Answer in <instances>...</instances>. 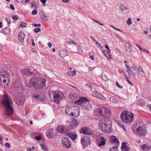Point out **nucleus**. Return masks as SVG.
<instances>
[{"mask_svg": "<svg viewBox=\"0 0 151 151\" xmlns=\"http://www.w3.org/2000/svg\"><path fill=\"white\" fill-rule=\"evenodd\" d=\"M127 146L126 145V144L124 142H123L122 143V145L121 147V148L122 150H123V149H124L126 147H127Z\"/></svg>", "mask_w": 151, "mask_h": 151, "instance_id": "47", "label": "nucleus"}, {"mask_svg": "<svg viewBox=\"0 0 151 151\" xmlns=\"http://www.w3.org/2000/svg\"><path fill=\"white\" fill-rule=\"evenodd\" d=\"M98 92L96 91H93L92 92V94L93 96L97 97Z\"/></svg>", "mask_w": 151, "mask_h": 151, "instance_id": "49", "label": "nucleus"}, {"mask_svg": "<svg viewBox=\"0 0 151 151\" xmlns=\"http://www.w3.org/2000/svg\"><path fill=\"white\" fill-rule=\"evenodd\" d=\"M125 66H126V67L127 68V71H129L130 70V67L127 64H125Z\"/></svg>", "mask_w": 151, "mask_h": 151, "instance_id": "62", "label": "nucleus"}, {"mask_svg": "<svg viewBox=\"0 0 151 151\" xmlns=\"http://www.w3.org/2000/svg\"><path fill=\"white\" fill-rule=\"evenodd\" d=\"M69 137L72 140L75 139L77 137V135L73 133L70 132L68 134Z\"/></svg>", "mask_w": 151, "mask_h": 151, "instance_id": "32", "label": "nucleus"}, {"mask_svg": "<svg viewBox=\"0 0 151 151\" xmlns=\"http://www.w3.org/2000/svg\"><path fill=\"white\" fill-rule=\"evenodd\" d=\"M120 9L122 10V11H123L124 9H127L126 7H124V5L122 4H121L120 5Z\"/></svg>", "mask_w": 151, "mask_h": 151, "instance_id": "50", "label": "nucleus"}, {"mask_svg": "<svg viewBox=\"0 0 151 151\" xmlns=\"http://www.w3.org/2000/svg\"><path fill=\"white\" fill-rule=\"evenodd\" d=\"M13 87L14 90L20 93L22 90V87L20 81L19 80H16L13 83Z\"/></svg>", "mask_w": 151, "mask_h": 151, "instance_id": "12", "label": "nucleus"}, {"mask_svg": "<svg viewBox=\"0 0 151 151\" xmlns=\"http://www.w3.org/2000/svg\"><path fill=\"white\" fill-rule=\"evenodd\" d=\"M34 31L36 33H37L39 32H40L41 31V30L40 28H37L35 29L34 30Z\"/></svg>", "mask_w": 151, "mask_h": 151, "instance_id": "48", "label": "nucleus"}, {"mask_svg": "<svg viewBox=\"0 0 151 151\" xmlns=\"http://www.w3.org/2000/svg\"><path fill=\"white\" fill-rule=\"evenodd\" d=\"M80 132L90 135H92L93 134V132L88 127H83L81 128L80 130Z\"/></svg>", "mask_w": 151, "mask_h": 151, "instance_id": "14", "label": "nucleus"}, {"mask_svg": "<svg viewBox=\"0 0 151 151\" xmlns=\"http://www.w3.org/2000/svg\"><path fill=\"white\" fill-rule=\"evenodd\" d=\"M101 122L99 127L104 132L108 133L112 132L111 123L108 118L102 119Z\"/></svg>", "mask_w": 151, "mask_h": 151, "instance_id": "3", "label": "nucleus"}, {"mask_svg": "<svg viewBox=\"0 0 151 151\" xmlns=\"http://www.w3.org/2000/svg\"><path fill=\"white\" fill-rule=\"evenodd\" d=\"M49 95L51 101L58 103L63 97V93L58 90L50 91Z\"/></svg>", "mask_w": 151, "mask_h": 151, "instance_id": "4", "label": "nucleus"}, {"mask_svg": "<svg viewBox=\"0 0 151 151\" xmlns=\"http://www.w3.org/2000/svg\"><path fill=\"white\" fill-rule=\"evenodd\" d=\"M103 52L105 55L107 57H110L111 56L110 52L108 50H103Z\"/></svg>", "mask_w": 151, "mask_h": 151, "instance_id": "38", "label": "nucleus"}, {"mask_svg": "<svg viewBox=\"0 0 151 151\" xmlns=\"http://www.w3.org/2000/svg\"><path fill=\"white\" fill-rule=\"evenodd\" d=\"M90 37L93 39V41L95 42L96 44L97 45H98V44H99V42H97V41L96 40L93 38V37L92 36H90Z\"/></svg>", "mask_w": 151, "mask_h": 151, "instance_id": "56", "label": "nucleus"}, {"mask_svg": "<svg viewBox=\"0 0 151 151\" xmlns=\"http://www.w3.org/2000/svg\"><path fill=\"white\" fill-rule=\"evenodd\" d=\"M77 48L78 51V53L79 54H81L83 53V50L80 46H77Z\"/></svg>", "mask_w": 151, "mask_h": 151, "instance_id": "42", "label": "nucleus"}, {"mask_svg": "<svg viewBox=\"0 0 151 151\" xmlns=\"http://www.w3.org/2000/svg\"><path fill=\"white\" fill-rule=\"evenodd\" d=\"M37 13V11L36 9L33 10L32 12V15H35Z\"/></svg>", "mask_w": 151, "mask_h": 151, "instance_id": "54", "label": "nucleus"}, {"mask_svg": "<svg viewBox=\"0 0 151 151\" xmlns=\"http://www.w3.org/2000/svg\"><path fill=\"white\" fill-rule=\"evenodd\" d=\"M3 32L5 34H9L10 33V31L9 28H5L3 29Z\"/></svg>", "mask_w": 151, "mask_h": 151, "instance_id": "39", "label": "nucleus"}, {"mask_svg": "<svg viewBox=\"0 0 151 151\" xmlns=\"http://www.w3.org/2000/svg\"><path fill=\"white\" fill-rule=\"evenodd\" d=\"M129 149L127 147H126L125 148L123 149V150H122L123 151H129Z\"/></svg>", "mask_w": 151, "mask_h": 151, "instance_id": "61", "label": "nucleus"}, {"mask_svg": "<svg viewBox=\"0 0 151 151\" xmlns=\"http://www.w3.org/2000/svg\"><path fill=\"white\" fill-rule=\"evenodd\" d=\"M53 132V129H52L50 128L47 129L46 132L47 137L48 138H53L55 136Z\"/></svg>", "mask_w": 151, "mask_h": 151, "instance_id": "18", "label": "nucleus"}, {"mask_svg": "<svg viewBox=\"0 0 151 151\" xmlns=\"http://www.w3.org/2000/svg\"><path fill=\"white\" fill-rule=\"evenodd\" d=\"M138 69V71H139L140 72H142L143 73H144V71L143 70L141 66H139L138 67V69Z\"/></svg>", "mask_w": 151, "mask_h": 151, "instance_id": "53", "label": "nucleus"}, {"mask_svg": "<svg viewBox=\"0 0 151 151\" xmlns=\"http://www.w3.org/2000/svg\"><path fill=\"white\" fill-rule=\"evenodd\" d=\"M2 104L5 107L6 114L7 116L12 115L13 112L12 107V102L10 97L6 93L3 96Z\"/></svg>", "mask_w": 151, "mask_h": 151, "instance_id": "1", "label": "nucleus"}, {"mask_svg": "<svg viewBox=\"0 0 151 151\" xmlns=\"http://www.w3.org/2000/svg\"><path fill=\"white\" fill-rule=\"evenodd\" d=\"M76 72L75 70L73 71H70L67 73V75L70 76H73L76 75Z\"/></svg>", "mask_w": 151, "mask_h": 151, "instance_id": "36", "label": "nucleus"}, {"mask_svg": "<svg viewBox=\"0 0 151 151\" xmlns=\"http://www.w3.org/2000/svg\"><path fill=\"white\" fill-rule=\"evenodd\" d=\"M129 71H127V73L126 74H125V72H124V76H125L126 77L128 78H129L130 76V74Z\"/></svg>", "mask_w": 151, "mask_h": 151, "instance_id": "46", "label": "nucleus"}, {"mask_svg": "<svg viewBox=\"0 0 151 151\" xmlns=\"http://www.w3.org/2000/svg\"><path fill=\"white\" fill-rule=\"evenodd\" d=\"M127 23L128 25H129L132 23V21L131 18H129L127 21Z\"/></svg>", "mask_w": 151, "mask_h": 151, "instance_id": "44", "label": "nucleus"}, {"mask_svg": "<svg viewBox=\"0 0 151 151\" xmlns=\"http://www.w3.org/2000/svg\"><path fill=\"white\" fill-rule=\"evenodd\" d=\"M110 142L112 143H115L116 145H118L119 142L118 139L115 136H112L110 139Z\"/></svg>", "mask_w": 151, "mask_h": 151, "instance_id": "23", "label": "nucleus"}, {"mask_svg": "<svg viewBox=\"0 0 151 151\" xmlns=\"http://www.w3.org/2000/svg\"><path fill=\"white\" fill-rule=\"evenodd\" d=\"M120 118L123 122L129 124L133 122L134 115L131 111L125 110L121 113Z\"/></svg>", "mask_w": 151, "mask_h": 151, "instance_id": "2", "label": "nucleus"}, {"mask_svg": "<svg viewBox=\"0 0 151 151\" xmlns=\"http://www.w3.org/2000/svg\"><path fill=\"white\" fill-rule=\"evenodd\" d=\"M35 138V139L37 141H39L41 139V138L40 136H36Z\"/></svg>", "mask_w": 151, "mask_h": 151, "instance_id": "58", "label": "nucleus"}, {"mask_svg": "<svg viewBox=\"0 0 151 151\" xmlns=\"http://www.w3.org/2000/svg\"><path fill=\"white\" fill-rule=\"evenodd\" d=\"M59 54L61 58H63L67 55V51L66 49H63L60 51Z\"/></svg>", "mask_w": 151, "mask_h": 151, "instance_id": "29", "label": "nucleus"}, {"mask_svg": "<svg viewBox=\"0 0 151 151\" xmlns=\"http://www.w3.org/2000/svg\"><path fill=\"white\" fill-rule=\"evenodd\" d=\"M99 140L100 141L99 142H98V146L100 147L104 145L105 144V140L104 138L103 137H101L98 138Z\"/></svg>", "mask_w": 151, "mask_h": 151, "instance_id": "27", "label": "nucleus"}, {"mask_svg": "<svg viewBox=\"0 0 151 151\" xmlns=\"http://www.w3.org/2000/svg\"><path fill=\"white\" fill-rule=\"evenodd\" d=\"M25 37V34L22 31L20 32L18 35L19 40L21 42H23Z\"/></svg>", "mask_w": 151, "mask_h": 151, "instance_id": "26", "label": "nucleus"}, {"mask_svg": "<svg viewBox=\"0 0 151 151\" xmlns=\"http://www.w3.org/2000/svg\"><path fill=\"white\" fill-rule=\"evenodd\" d=\"M40 2L42 3L43 4V6H45V3L46 2V0H40Z\"/></svg>", "mask_w": 151, "mask_h": 151, "instance_id": "57", "label": "nucleus"}, {"mask_svg": "<svg viewBox=\"0 0 151 151\" xmlns=\"http://www.w3.org/2000/svg\"><path fill=\"white\" fill-rule=\"evenodd\" d=\"M79 109L77 107L73 106L72 113L71 114V116H73L75 117H77L79 116Z\"/></svg>", "mask_w": 151, "mask_h": 151, "instance_id": "17", "label": "nucleus"}, {"mask_svg": "<svg viewBox=\"0 0 151 151\" xmlns=\"http://www.w3.org/2000/svg\"><path fill=\"white\" fill-rule=\"evenodd\" d=\"M116 84L117 86L120 88H122V86H121L117 82H116Z\"/></svg>", "mask_w": 151, "mask_h": 151, "instance_id": "60", "label": "nucleus"}, {"mask_svg": "<svg viewBox=\"0 0 151 151\" xmlns=\"http://www.w3.org/2000/svg\"><path fill=\"white\" fill-rule=\"evenodd\" d=\"M45 79L39 77V79L37 83L36 88H40L43 87L45 85Z\"/></svg>", "mask_w": 151, "mask_h": 151, "instance_id": "15", "label": "nucleus"}, {"mask_svg": "<svg viewBox=\"0 0 151 151\" xmlns=\"http://www.w3.org/2000/svg\"><path fill=\"white\" fill-rule=\"evenodd\" d=\"M101 79L105 81H107L108 80V78L106 75H103L101 76Z\"/></svg>", "mask_w": 151, "mask_h": 151, "instance_id": "43", "label": "nucleus"}, {"mask_svg": "<svg viewBox=\"0 0 151 151\" xmlns=\"http://www.w3.org/2000/svg\"><path fill=\"white\" fill-rule=\"evenodd\" d=\"M73 107H68L65 110V114L71 116V114L72 113Z\"/></svg>", "mask_w": 151, "mask_h": 151, "instance_id": "28", "label": "nucleus"}, {"mask_svg": "<svg viewBox=\"0 0 151 151\" xmlns=\"http://www.w3.org/2000/svg\"><path fill=\"white\" fill-rule=\"evenodd\" d=\"M79 97L78 96L77 94L74 93H71L69 95V98L71 101L77 99Z\"/></svg>", "mask_w": 151, "mask_h": 151, "instance_id": "22", "label": "nucleus"}, {"mask_svg": "<svg viewBox=\"0 0 151 151\" xmlns=\"http://www.w3.org/2000/svg\"><path fill=\"white\" fill-rule=\"evenodd\" d=\"M62 144L64 147L68 149L70 147L71 142L69 138L63 137L62 139Z\"/></svg>", "mask_w": 151, "mask_h": 151, "instance_id": "9", "label": "nucleus"}, {"mask_svg": "<svg viewBox=\"0 0 151 151\" xmlns=\"http://www.w3.org/2000/svg\"><path fill=\"white\" fill-rule=\"evenodd\" d=\"M10 8L13 10H14L15 9L14 5L13 4H10Z\"/></svg>", "mask_w": 151, "mask_h": 151, "instance_id": "59", "label": "nucleus"}, {"mask_svg": "<svg viewBox=\"0 0 151 151\" xmlns=\"http://www.w3.org/2000/svg\"><path fill=\"white\" fill-rule=\"evenodd\" d=\"M132 130L134 133L140 136H145L147 133L145 127L143 125L139 126Z\"/></svg>", "mask_w": 151, "mask_h": 151, "instance_id": "7", "label": "nucleus"}, {"mask_svg": "<svg viewBox=\"0 0 151 151\" xmlns=\"http://www.w3.org/2000/svg\"><path fill=\"white\" fill-rule=\"evenodd\" d=\"M130 70L132 75L134 76L138 74L137 68L135 67H131Z\"/></svg>", "mask_w": 151, "mask_h": 151, "instance_id": "25", "label": "nucleus"}, {"mask_svg": "<svg viewBox=\"0 0 151 151\" xmlns=\"http://www.w3.org/2000/svg\"><path fill=\"white\" fill-rule=\"evenodd\" d=\"M14 100L15 103L17 105H22L24 101V97L21 96L19 94L17 95L14 98Z\"/></svg>", "mask_w": 151, "mask_h": 151, "instance_id": "10", "label": "nucleus"}, {"mask_svg": "<svg viewBox=\"0 0 151 151\" xmlns=\"http://www.w3.org/2000/svg\"><path fill=\"white\" fill-rule=\"evenodd\" d=\"M81 143L84 147L87 146L90 143V139L89 137L85 136L81 139Z\"/></svg>", "mask_w": 151, "mask_h": 151, "instance_id": "13", "label": "nucleus"}, {"mask_svg": "<svg viewBox=\"0 0 151 151\" xmlns=\"http://www.w3.org/2000/svg\"><path fill=\"white\" fill-rule=\"evenodd\" d=\"M5 19L7 22L8 25L9 24H10V23L11 22V20L10 18L9 17H6L5 18Z\"/></svg>", "mask_w": 151, "mask_h": 151, "instance_id": "45", "label": "nucleus"}, {"mask_svg": "<svg viewBox=\"0 0 151 151\" xmlns=\"http://www.w3.org/2000/svg\"><path fill=\"white\" fill-rule=\"evenodd\" d=\"M118 147L117 146H115L111 148L109 151H118Z\"/></svg>", "mask_w": 151, "mask_h": 151, "instance_id": "41", "label": "nucleus"}, {"mask_svg": "<svg viewBox=\"0 0 151 151\" xmlns=\"http://www.w3.org/2000/svg\"><path fill=\"white\" fill-rule=\"evenodd\" d=\"M21 72L23 75H27L28 76L31 75L32 74V73L30 71L29 69H23L21 70Z\"/></svg>", "mask_w": 151, "mask_h": 151, "instance_id": "24", "label": "nucleus"}, {"mask_svg": "<svg viewBox=\"0 0 151 151\" xmlns=\"http://www.w3.org/2000/svg\"><path fill=\"white\" fill-rule=\"evenodd\" d=\"M104 111H103V114L104 117H103L102 119H105L106 118H108L109 117L111 114V110L107 108L103 107Z\"/></svg>", "mask_w": 151, "mask_h": 151, "instance_id": "16", "label": "nucleus"}, {"mask_svg": "<svg viewBox=\"0 0 151 151\" xmlns=\"http://www.w3.org/2000/svg\"><path fill=\"white\" fill-rule=\"evenodd\" d=\"M39 79V77H33L30 79L26 81V84L28 87H34L36 88L37 83Z\"/></svg>", "mask_w": 151, "mask_h": 151, "instance_id": "8", "label": "nucleus"}, {"mask_svg": "<svg viewBox=\"0 0 151 151\" xmlns=\"http://www.w3.org/2000/svg\"><path fill=\"white\" fill-rule=\"evenodd\" d=\"M21 27L23 28L24 27H26V23L24 22H22L20 25Z\"/></svg>", "mask_w": 151, "mask_h": 151, "instance_id": "52", "label": "nucleus"}, {"mask_svg": "<svg viewBox=\"0 0 151 151\" xmlns=\"http://www.w3.org/2000/svg\"><path fill=\"white\" fill-rule=\"evenodd\" d=\"M10 76L9 73L6 71L0 72V83L4 87H6L9 83Z\"/></svg>", "mask_w": 151, "mask_h": 151, "instance_id": "5", "label": "nucleus"}, {"mask_svg": "<svg viewBox=\"0 0 151 151\" xmlns=\"http://www.w3.org/2000/svg\"><path fill=\"white\" fill-rule=\"evenodd\" d=\"M103 111H104L103 107L97 108L95 111L96 114L97 116L102 117H104Z\"/></svg>", "mask_w": 151, "mask_h": 151, "instance_id": "19", "label": "nucleus"}, {"mask_svg": "<svg viewBox=\"0 0 151 151\" xmlns=\"http://www.w3.org/2000/svg\"><path fill=\"white\" fill-rule=\"evenodd\" d=\"M40 16L42 20H44L47 21V17L45 15V13L41 12V13L40 14Z\"/></svg>", "mask_w": 151, "mask_h": 151, "instance_id": "34", "label": "nucleus"}, {"mask_svg": "<svg viewBox=\"0 0 151 151\" xmlns=\"http://www.w3.org/2000/svg\"><path fill=\"white\" fill-rule=\"evenodd\" d=\"M143 52L145 53V52H147V53H148L149 52H148V51L146 50L145 49H142V51Z\"/></svg>", "mask_w": 151, "mask_h": 151, "instance_id": "63", "label": "nucleus"}, {"mask_svg": "<svg viewBox=\"0 0 151 151\" xmlns=\"http://www.w3.org/2000/svg\"><path fill=\"white\" fill-rule=\"evenodd\" d=\"M5 146L8 148H10L11 146L9 143L8 142L5 143Z\"/></svg>", "mask_w": 151, "mask_h": 151, "instance_id": "55", "label": "nucleus"}, {"mask_svg": "<svg viewBox=\"0 0 151 151\" xmlns=\"http://www.w3.org/2000/svg\"><path fill=\"white\" fill-rule=\"evenodd\" d=\"M125 50L126 51L130 52L132 50V47L130 45V44L128 43H126L125 44Z\"/></svg>", "mask_w": 151, "mask_h": 151, "instance_id": "30", "label": "nucleus"}, {"mask_svg": "<svg viewBox=\"0 0 151 151\" xmlns=\"http://www.w3.org/2000/svg\"><path fill=\"white\" fill-rule=\"evenodd\" d=\"M40 146L42 149L44 150L45 151H48V149L47 147V146L44 144H40Z\"/></svg>", "mask_w": 151, "mask_h": 151, "instance_id": "37", "label": "nucleus"}, {"mask_svg": "<svg viewBox=\"0 0 151 151\" xmlns=\"http://www.w3.org/2000/svg\"><path fill=\"white\" fill-rule=\"evenodd\" d=\"M45 95L41 93H37L33 96V99L35 101H43L45 99Z\"/></svg>", "mask_w": 151, "mask_h": 151, "instance_id": "11", "label": "nucleus"}, {"mask_svg": "<svg viewBox=\"0 0 151 151\" xmlns=\"http://www.w3.org/2000/svg\"><path fill=\"white\" fill-rule=\"evenodd\" d=\"M140 147L142 150L147 151L149 150V143L147 144H143L141 145Z\"/></svg>", "mask_w": 151, "mask_h": 151, "instance_id": "31", "label": "nucleus"}, {"mask_svg": "<svg viewBox=\"0 0 151 151\" xmlns=\"http://www.w3.org/2000/svg\"><path fill=\"white\" fill-rule=\"evenodd\" d=\"M79 124V122L75 119H73L69 123L70 126L72 129L76 128Z\"/></svg>", "mask_w": 151, "mask_h": 151, "instance_id": "20", "label": "nucleus"}, {"mask_svg": "<svg viewBox=\"0 0 151 151\" xmlns=\"http://www.w3.org/2000/svg\"><path fill=\"white\" fill-rule=\"evenodd\" d=\"M149 150H151V142L149 143Z\"/></svg>", "mask_w": 151, "mask_h": 151, "instance_id": "64", "label": "nucleus"}, {"mask_svg": "<svg viewBox=\"0 0 151 151\" xmlns=\"http://www.w3.org/2000/svg\"><path fill=\"white\" fill-rule=\"evenodd\" d=\"M74 102L77 104L81 106L87 110H89L91 107V106L89 103L88 100L86 97H80L78 99L75 101Z\"/></svg>", "mask_w": 151, "mask_h": 151, "instance_id": "6", "label": "nucleus"}, {"mask_svg": "<svg viewBox=\"0 0 151 151\" xmlns=\"http://www.w3.org/2000/svg\"><path fill=\"white\" fill-rule=\"evenodd\" d=\"M58 132L60 133H64L66 132L67 131L66 128L63 125H59L57 128Z\"/></svg>", "mask_w": 151, "mask_h": 151, "instance_id": "21", "label": "nucleus"}, {"mask_svg": "<svg viewBox=\"0 0 151 151\" xmlns=\"http://www.w3.org/2000/svg\"><path fill=\"white\" fill-rule=\"evenodd\" d=\"M32 26L34 27H40L41 26V24H32Z\"/></svg>", "mask_w": 151, "mask_h": 151, "instance_id": "51", "label": "nucleus"}, {"mask_svg": "<svg viewBox=\"0 0 151 151\" xmlns=\"http://www.w3.org/2000/svg\"><path fill=\"white\" fill-rule=\"evenodd\" d=\"M109 101L112 103H115L117 102V99L114 96H111L109 98Z\"/></svg>", "mask_w": 151, "mask_h": 151, "instance_id": "35", "label": "nucleus"}, {"mask_svg": "<svg viewBox=\"0 0 151 151\" xmlns=\"http://www.w3.org/2000/svg\"><path fill=\"white\" fill-rule=\"evenodd\" d=\"M97 97L99 99H100L102 100H104L105 98L104 96L100 93H98Z\"/></svg>", "mask_w": 151, "mask_h": 151, "instance_id": "40", "label": "nucleus"}, {"mask_svg": "<svg viewBox=\"0 0 151 151\" xmlns=\"http://www.w3.org/2000/svg\"><path fill=\"white\" fill-rule=\"evenodd\" d=\"M31 7L33 9H36L37 8V4L36 1H34L30 3Z\"/></svg>", "mask_w": 151, "mask_h": 151, "instance_id": "33", "label": "nucleus"}]
</instances>
